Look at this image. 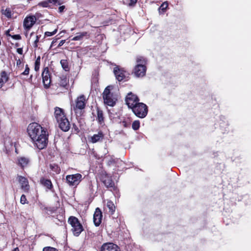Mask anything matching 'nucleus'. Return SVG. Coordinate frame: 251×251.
I'll return each instance as SVG.
<instances>
[{"instance_id":"nucleus-33","label":"nucleus","mask_w":251,"mask_h":251,"mask_svg":"<svg viewBox=\"0 0 251 251\" xmlns=\"http://www.w3.org/2000/svg\"><path fill=\"white\" fill-rule=\"evenodd\" d=\"M107 165L109 166L112 165L116 162V160L112 157H107Z\"/></svg>"},{"instance_id":"nucleus-8","label":"nucleus","mask_w":251,"mask_h":251,"mask_svg":"<svg viewBox=\"0 0 251 251\" xmlns=\"http://www.w3.org/2000/svg\"><path fill=\"white\" fill-rule=\"evenodd\" d=\"M36 18L34 15L28 16L25 17L24 20V27L26 30H29L35 24Z\"/></svg>"},{"instance_id":"nucleus-24","label":"nucleus","mask_w":251,"mask_h":251,"mask_svg":"<svg viewBox=\"0 0 251 251\" xmlns=\"http://www.w3.org/2000/svg\"><path fill=\"white\" fill-rule=\"evenodd\" d=\"M146 64V59L142 56H138L136 58V65L140 66H145Z\"/></svg>"},{"instance_id":"nucleus-21","label":"nucleus","mask_w":251,"mask_h":251,"mask_svg":"<svg viewBox=\"0 0 251 251\" xmlns=\"http://www.w3.org/2000/svg\"><path fill=\"white\" fill-rule=\"evenodd\" d=\"M40 182L42 185L46 187L49 189H50L52 187L51 182L49 179L42 178L40 179Z\"/></svg>"},{"instance_id":"nucleus-19","label":"nucleus","mask_w":251,"mask_h":251,"mask_svg":"<svg viewBox=\"0 0 251 251\" xmlns=\"http://www.w3.org/2000/svg\"><path fill=\"white\" fill-rule=\"evenodd\" d=\"M9 76L5 71L0 72V88H1L4 83L8 80Z\"/></svg>"},{"instance_id":"nucleus-7","label":"nucleus","mask_w":251,"mask_h":251,"mask_svg":"<svg viewBox=\"0 0 251 251\" xmlns=\"http://www.w3.org/2000/svg\"><path fill=\"white\" fill-rule=\"evenodd\" d=\"M114 73L116 79L119 81L124 80L128 75L127 72L125 71L123 69L119 68L118 66L114 68Z\"/></svg>"},{"instance_id":"nucleus-35","label":"nucleus","mask_w":251,"mask_h":251,"mask_svg":"<svg viewBox=\"0 0 251 251\" xmlns=\"http://www.w3.org/2000/svg\"><path fill=\"white\" fill-rule=\"evenodd\" d=\"M43 83L44 87L45 88H48L50 87V84L51 83V79H50L48 80L45 79L44 80H43Z\"/></svg>"},{"instance_id":"nucleus-15","label":"nucleus","mask_w":251,"mask_h":251,"mask_svg":"<svg viewBox=\"0 0 251 251\" xmlns=\"http://www.w3.org/2000/svg\"><path fill=\"white\" fill-rule=\"evenodd\" d=\"M85 101L86 99L83 95L78 97L76 100L75 106L74 107V110H75L76 109H82L84 108L85 106Z\"/></svg>"},{"instance_id":"nucleus-45","label":"nucleus","mask_w":251,"mask_h":251,"mask_svg":"<svg viewBox=\"0 0 251 251\" xmlns=\"http://www.w3.org/2000/svg\"><path fill=\"white\" fill-rule=\"evenodd\" d=\"M38 41H39V37L38 36H36V39L34 41V44H35V47L37 46V43Z\"/></svg>"},{"instance_id":"nucleus-11","label":"nucleus","mask_w":251,"mask_h":251,"mask_svg":"<svg viewBox=\"0 0 251 251\" xmlns=\"http://www.w3.org/2000/svg\"><path fill=\"white\" fill-rule=\"evenodd\" d=\"M102 212L99 208H97L95 211L93 216V221L96 226H99L101 222L102 219Z\"/></svg>"},{"instance_id":"nucleus-42","label":"nucleus","mask_w":251,"mask_h":251,"mask_svg":"<svg viewBox=\"0 0 251 251\" xmlns=\"http://www.w3.org/2000/svg\"><path fill=\"white\" fill-rule=\"evenodd\" d=\"M22 62L20 59H16V65L17 66H20V65L21 64Z\"/></svg>"},{"instance_id":"nucleus-43","label":"nucleus","mask_w":251,"mask_h":251,"mask_svg":"<svg viewBox=\"0 0 251 251\" xmlns=\"http://www.w3.org/2000/svg\"><path fill=\"white\" fill-rule=\"evenodd\" d=\"M65 40H61V41L59 42V44H58V47H61V46H63V45L65 43Z\"/></svg>"},{"instance_id":"nucleus-2","label":"nucleus","mask_w":251,"mask_h":251,"mask_svg":"<svg viewBox=\"0 0 251 251\" xmlns=\"http://www.w3.org/2000/svg\"><path fill=\"white\" fill-rule=\"evenodd\" d=\"M112 88L111 86H108L103 92V99L104 103L110 106H113L117 100L116 98L110 92Z\"/></svg>"},{"instance_id":"nucleus-37","label":"nucleus","mask_w":251,"mask_h":251,"mask_svg":"<svg viewBox=\"0 0 251 251\" xmlns=\"http://www.w3.org/2000/svg\"><path fill=\"white\" fill-rule=\"evenodd\" d=\"M20 202L23 204L27 203V201L26 197L25 195H22L21 196V199H20Z\"/></svg>"},{"instance_id":"nucleus-48","label":"nucleus","mask_w":251,"mask_h":251,"mask_svg":"<svg viewBox=\"0 0 251 251\" xmlns=\"http://www.w3.org/2000/svg\"><path fill=\"white\" fill-rule=\"evenodd\" d=\"M9 32H10L9 30H7V31H6V34L7 35H9V36H10V34H9Z\"/></svg>"},{"instance_id":"nucleus-16","label":"nucleus","mask_w":251,"mask_h":251,"mask_svg":"<svg viewBox=\"0 0 251 251\" xmlns=\"http://www.w3.org/2000/svg\"><path fill=\"white\" fill-rule=\"evenodd\" d=\"M30 162V160L28 157L25 156H19L17 157V164L22 168H24L28 166Z\"/></svg>"},{"instance_id":"nucleus-40","label":"nucleus","mask_w":251,"mask_h":251,"mask_svg":"<svg viewBox=\"0 0 251 251\" xmlns=\"http://www.w3.org/2000/svg\"><path fill=\"white\" fill-rule=\"evenodd\" d=\"M65 8V6H64V5L60 6L58 8L59 12H60V13L63 12Z\"/></svg>"},{"instance_id":"nucleus-38","label":"nucleus","mask_w":251,"mask_h":251,"mask_svg":"<svg viewBox=\"0 0 251 251\" xmlns=\"http://www.w3.org/2000/svg\"><path fill=\"white\" fill-rule=\"evenodd\" d=\"M29 68L27 65H26L25 70L21 74L22 75H26L29 74Z\"/></svg>"},{"instance_id":"nucleus-36","label":"nucleus","mask_w":251,"mask_h":251,"mask_svg":"<svg viewBox=\"0 0 251 251\" xmlns=\"http://www.w3.org/2000/svg\"><path fill=\"white\" fill-rule=\"evenodd\" d=\"M57 31V28L54 29L52 32L47 31L45 33V36L46 37L51 36L54 35L55 34H56Z\"/></svg>"},{"instance_id":"nucleus-26","label":"nucleus","mask_w":251,"mask_h":251,"mask_svg":"<svg viewBox=\"0 0 251 251\" xmlns=\"http://www.w3.org/2000/svg\"><path fill=\"white\" fill-rule=\"evenodd\" d=\"M2 14L4 15L5 17L8 18H10L12 15V12L9 8H6L5 9L1 10Z\"/></svg>"},{"instance_id":"nucleus-29","label":"nucleus","mask_w":251,"mask_h":251,"mask_svg":"<svg viewBox=\"0 0 251 251\" xmlns=\"http://www.w3.org/2000/svg\"><path fill=\"white\" fill-rule=\"evenodd\" d=\"M60 64L63 68L66 71H69V67L68 65V63L67 60L62 59L60 61Z\"/></svg>"},{"instance_id":"nucleus-41","label":"nucleus","mask_w":251,"mask_h":251,"mask_svg":"<svg viewBox=\"0 0 251 251\" xmlns=\"http://www.w3.org/2000/svg\"><path fill=\"white\" fill-rule=\"evenodd\" d=\"M137 2V0H130L129 6L134 5Z\"/></svg>"},{"instance_id":"nucleus-9","label":"nucleus","mask_w":251,"mask_h":251,"mask_svg":"<svg viewBox=\"0 0 251 251\" xmlns=\"http://www.w3.org/2000/svg\"><path fill=\"white\" fill-rule=\"evenodd\" d=\"M146 72V66L136 65L133 70V73L137 77L144 76Z\"/></svg>"},{"instance_id":"nucleus-30","label":"nucleus","mask_w":251,"mask_h":251,"mask_svg":"<svg viewBox=\"0 0 251 251\" xmlns=\"http://www.w3.org/2000/svg\"><path fill=\"white\" fill-rule=\"evenodd\" d=\"M168 6V3L167 1L163 2L159 8V12L164 13Z\"/></svg>"},{"instance_id":"nucleus-23","label":"nucleus","mask_w":251,"mask_h":251,"mask_svg":"<svg viewBox=\"0 0 251 251\" xmlns=\"http://www.w3.org/2000/svg\"><path fill=\"white\" fill-rule=\"evenodd\" d=\"M106 206L109 209V212L111 214H113L115 210V207L113 202L110 201H107Z\"/></svg>"},{"instance_id":"nucleus-22","label":"nucleus","mask_w":251,"mask_h":251,"mask_svg":"<svg viewBox=\"0 0 251 251\" xmlns=\"http://www.w3.org/2000/svg\"><path fill=\"white\" fill-rule=\"evenodd\" d=\"M50 170L56 174H58L60 172V168L59 167L55 164H50Z\"/></svg>"},{"instance_id":"nucleus-10","label":"nucleus","mask_w":251,"mask_h":251,"mask_svg":"<svg viewBox=\"0 0 251 251\" xmlns=\"http://www.w3.org/2000/svg\"><path fill=\"white\" fill-rule=\"evenodd\" d=\"M18 180L21 184V189L25 192H28L29 190L28 181L26 178L22 176H18Z\"/></svg>"},{"instance_id":"nucleus-20","label":"nucleus","mask_w":251,"mask_h":251,"mask_svg":"<svg viewBox=\"0 0 251 251\" xmlns=\"http://www.w3.org/2000/svg\"><path fill=\"white\" fill-rule=\"evenodd\" d=\"M89 36V34L87 32H82L76 33V36L72 39V41H80L85 36Z\"/></svg>"},{"instance_id":"nucleus-32","label":"nucleus","mask_w":251,"mask_h":251,"mask_svg":"<svg viewBox=\"0 0 251 251\" xmlns=\"http://www.w3.org/2000/svg\"><path fill=\"white\" fill-rule=\"evenodd\" d=\"M140 122L138 120L134 121L132 124V128L134 130H138L140 127Z\"/></svg>"},{"instance_id":"nucleus-46","label":"nucleus","mask_w":251,"mask_h":251,"mask_svg":"<svg viewBox=\"0 0 251 251\" xmlns=\"http://www.w3.org/2000/svg\"><path fill=\"white\" fill-rule=\"evenodd\" d=\"M13 38L15 39H19L20 38V36L19 35H15Z\"/></svg>"},{"instance_id":"nucleus-44","label":"nucleus","mask_w":251,"mask_h":251,"mask_svg":"<svg viewBox=\"0 0 251 251\" xmlns=\"http://www.w3.org/2000/svg\"><path fill=\"white\" fill-rule=\"evenodd\" d=\"M17 52L20 54L23 53V50L21 48H18L17 50Z\"/></svg>"},{"instance_id":"nucleus-50","label":"nucleus","mask_w":251,"mask_h":251,"mask_svg":"<svg viewBox=\"0 0 251 251\" xmlns=\"http://www.w3.org/2000/svg\"><path fill=\"white\" fill-rule=\"evenodd\" d=\"M123 123L124 124V126L125 127H126V122H123Z\"/></svg>"},{"instance_id":"nucleus-25","label":"nucleus","mask_w":251,"mask_h":251,"mask_svg":"<svg viewBox=\"0 0 251 251\" xmlns=\"http://www.w3.org/2000/svg\"><path fill=\"white\" fill-rule=\"evenodd\" d=\"M97 119L99 121V123L100 124H101L103 122V113L102 111L100 109L98 108L97 110Z\"/></svg>"},{"instance_id":"nucleus-27","label":"nucleus","mask_w":251,"mask_h":251,"mask_svg":"<svg viewBox=\"0 0 251 251\" xmlns=\"http://www.w3.org/2000/svg\"><path fill=\"white\" fill-rule=\"evenodd\" d=\"M47 3H53L56 5H60L61 2L59 0H48V2H45L42 3L43 6L44 7L50 6Z\"/></svg>"},{"instance_id":"nucleus-47","label":"nucleus","mask_w":251,"mask_h":251,"mask_svg":"<svg viewBox=\"0 0 251 251\" xmlns=\"http://www.w3.org/2000/svg\"><path fill=\"white\" fill-rule=\"evenodd\" d=\"M55 42H56L55 41H53L51 42L50 47H52L53 46V44L55 43Z\"/></svg>"},{"instance_id":"nucleus-4","label":"nucleus","mask_w":251,"mask_h":251,"mask_svg":"<svg viewBox=\"0 0 251 251\" xmlns=\"http://www.w3.org/2000/svg\"><path fill=\"white\" fill-rule=\"evenodd\" d=\"M68 222L72 226V230L75 236H78L83 230L82 225L79 222L78 219L75 217H70Z\"/></svg>"},{"instance_id":"nucleus-17","label":"nucleus","mask_w":251,"mask_h":251,"mask_svg":"<svg viewBox=\"0 0 251 251\" xmlns=\"http://www.w3.org/2000/svg\"><path fill=\"white\" fill-rule=\"evenodd\" d=\"M104 137V134L102 131H99L97 134H95L89 139V142L92 143H96L102 141Z\"/></svg>"},{"instance_id":"nucleus-6","label":"nucleus","mask_w":251,"mask_h":251,"mask_svg":"<svg viewBox=\"0 0 251 251\" xmlns=\"http://www.w3.org/2000/svg\"><path fill=\"white\" fill-rule=\"evenodd\" d=\"M139 100L137 96L131 92L128 93L126 98V104L129 108L131 109L139 102Z\"/></svg>"},{"instance_id":"nucleus-12","label":"nucleus","mask_w":251,"mask_h":251,"mask_svg":"<svg viewBox=\"0 0 251 251\" xmlns=\"http://www.w3.org/2000/svg\"><path fill=\"white\" fill-rule=\"evenodd\" d=\"M101 251H120V250L116 245L112 243H107L101 246Z\"/></svg>"},{"instance_id":"nucleus-14","label":"nucleus","mask_w":251,"mask_h":251,"mask_svg":"<svg viewBox=\"0 0 251 251\" xmlns=\"http://www.w3.org/2000/svg\"><path fill=\"white\" fill-rule=\"evenodd\" d=\"M59 127L64 131H67L70 127V123L68 119L65 117L62 119L60 121L57 122Z\"/></svg>"},{"instance_id":"nucleus-51","label":"nucleus","mask_w":251,"mask_h":251,"mask_svg":"<svg viewBox=\"0 0 251 251\" xmlns=\"http://www.w3.org/2000/svg\"><path fill=\"white\" fill-rule=\"evenodd\" d=\"M74 30V28H72L71 30L73 31Z\"/></svg>"},{"instance_id":"nucleus-28","label":"nucleus","mask_w":251,"mask_h":251,"mask_svg":"<svg viewBox=\"0 0 251 251\" xmlns=\"http://www.w3.org/2000/svg\"><path fill=\"white\" fill-rule=\"evenodd\" d=\"M69 80L66 77H60L59 81V84L62 87H65L68 83Z\"/></svg>"},{"instance_id":"nucleus-31","label":"nucleus","mask_w":251,"mask_h":251,"mask_svg":"<svg viewBox=\"0 0 251 251\" xmlns=\"http://www.w3.org/2000/svg\"><path fill=\"white\" fill-rule=\"evenodd\" d=\"M42 78L43 80H44L45 79L48 80L50 79L48 70H44V71L42 73Z\"/></svg>"},{"instance_id":"nucleus-18","label":"nucleus","mask_w":251,"mask_h":251,"mask_svg":"<svg viewBox=\"0 0 251 251\" xmlns=\"http://www.w3.org/2000/svg\"><path fill=\"white\" fill-rule=\"evenodd\" d=\"M54 116L57 122L60 121L62 119L66 117L63 110L58 107L54 108Z\"/></svg>"},{"instance_id":"nucleus-3","label":"nucleus","mask_w":251,"mask_h":251,"mask_svg":"<svg viewBox=\"0 0 251 251\" xmlns=\"http://www.w3.org/2000/svg\"><path fill=\"white\" fill-rule=\"evenodd\" d=\"M132 110L135 115L140 118L145 117L148 113V107L145 104L142 102H138L133 106Z\"/></svg>"},{"instance_id":"nucleus-49","label":"nucleus","mask_w":251,"mask_h":251,"mask_svg":"<svg viewBox=\"0 0 251 251\" xmlns=\"http://www.w3.org/2000/svg\"><path fill=\"white\" fill-rule=\"evenodd\" d=\"M13 251H19V250L18 248H15Z\"/></svg>"},{"instance_id":"nucleus-5","label":"nucleus","mask_w":251,"mask_h":251,"mask_svg":"<svg viewBox=\"0 0 251 251\" xmlns=\"http://www.w3.org/2000/svg\"><path fill=\"white\" fill-rule=\"evenodd\" d=\"M82 179V176L79 173L73 175H69L66 176L67 183L72 187L77 186Z\"/></svg>"},{"instance_id":"nucleus-13","label":"nucleus","mask_w":251,"mask_h":251,"mask_svg":"<svg viewBox=\"0 0 251 251\" xmlns=\"http://www.w3.org/2000/svg\"><path fill=\"white\" fill-rule=\"evenodd\" d=\"M101 181L105 186L107 188H113L114 186V183L113 182L111 176L107 174H103L101 176Z\"/></svg>"},{"instance_id":"nucleus-1","label":"nucleus","mask_w":251,"mask_h":251,"mask_svg":"<svg viewBox=\"0 0 251 251\" xmlns=\"http://www.w3.org/2000/svg\"><path fill=\"white\" fill-rule=\"evenodd\" d=\"M28 134L39 150L44 149L48 142V134L46 129L36 123L30 124L27 128Z\"/></svg>"},{"instance_id":"nucleus-39","label":"nucleus","mask_w":251,"mask_h":251,"mask_svg":"<svg viewBox=\"0 0 251 251\" xmlns=\"http://www.w3.org/2000/svg\"><path fill=\"white\" fill-rule=\"evenodd\" d=\"M43 251H58L55 248L50 247H45L43 249Z\"/></svg>"},{"instance_id":"nucleus-34","label":"nucleus","mask_w":251,"mask_h":251,"mask_svg":"<svg viewBox=\"0 0 251 251\" xmlns=\"http://www.w3.org/2000/svg\"><path fill=\"white\" fill-rule=\"evenodd\" d=\"M40 64V57H38L35 62V70L37 71L39 69Z\"/></svg>"}]
</instances>
